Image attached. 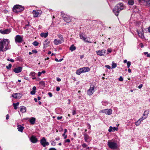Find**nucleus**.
<instances>
[{
	"label": "nucleus",
	"instance_id": "obj_35",
	"mask_svg": "<svg viewBox=\"0 0 150 150\" xmlns=\"http://www.w3.org/2000/svg\"><path fill=\"white\" fill-rule=\"evenodd\" d=\"M33 44L35 46H37L38 45L39 43L36 41H35L33 42Z\"/></svg>",
	"mask_w": 150,
	"mask_h": 150
},
{
	"label": "nucleus",
	"instance_id": "obj_52",
	"mask_svg": "<svg viewBox=\"0 0 150 150\" xmlns=\"http://www.w3.org/2000/svg\"><path fill=\"white\" fill-rule=\"evenodd\" d=\"M113 130V131H115L116 130L117 131L118 129V128L117 127H112Z\"/></svg>",
	"mask_w": 150,
	"mask_h": 150
},
{
	"label": "nucleus",
	"instance_id": "obj_36",
	"mask_svg": "<svg viewBox=\"0 0 150 150\" xmlns=\"http://www.w3.org/2000/svg\"><path fill=\"white\" fill-rule=\"evenodd\" d=\"M58 37L60 39V40H63V41H64V39L62 35H58Z\"/></svg>",
	"mask_w": 150,
	"mask_h": 150
},
{
	"label": "nucleus",
	"instance_id": "obj_27",
	"mask_svg": "<svg viewBox=\"0 0 150 150\" xmlns=\"http://www.w3.org/2000/svg\"><path fill=\"white\" fill-rule=\"evenodd\" d=\"M76 47L74 46V45H72L69 47V50L71 52H72L75 50L76 49Z\"/></svg>",
	"mask_w": 150,
	"mask_h": 150
},
{
	"label": "nucleus",
	"instance_id": "obj_14",
	"mask_svg": "<svg viewBox=\"0 0 150 150\" xmlns=\"http://www.w3.org/2000/svg\"><path fill=\"white\" fill-rule=\"evenodd\" d=\"M11 96L15 98H20L21 97L20 93H17L12 94Z\"/></svg>",
	"mask_w": 150,
	"mask_h": 150
},
{
	"label": "nucleus",
	"instance_id": "obj_15",
	"mask_svg": "<svg viewBox=\"0 0 150 150\" xmlns=\"http://www.w3.org/2000/svg\"><path fill=\"white\" fill-rule=\"evenodd\" d=\"M10 32V30L8 29H6L3 30H0V32L3 34H8Z\"/></svg>",
	"mask_w": 150,
	"mask_h": 150
},
{
	"label": "nucleus",
	"instance_id": "obj_29",
	"mask_svg": "<svg viewBox=\"0 0 150 150\" xmlns=\"http://www.w3.org/2000/svg\"><path fill=\"white\" fill-rule=\"evenodd\" d=\"M50 42V41H48V39L46 40L44 42V47H45V45H48Z\"/></svg>",
	"mask_w": 150,
	"mask_h": 150
},
{
	"label": "nucleus",
	"instance_id": "obj_13",
	"mask_svg": "<svg viewBox=\"0 0 150 150\" xmlns=\"http://www.w3.org/2000/svg\"><path fill=\"white\" fill-rule=\"evenodd\" d=\"M22 70V68L21 67H16L13 69V71L16 73H18L21 71Z\"/></svg>",
	"mask_w": 150,
	"mask_h": 150
},
{
	"label": "nucleus",
	"instance_id": "obj_50",
	"mask_svg": "<svg viewBox=\"0 0 150 150\" xmlns=\"http://www.w3.org/2000/svg\"><path fill=\"white\" fill-rule=\"evenodd\" d=\"M36 92V91H34L33 90H32L30 92V94L31 95H34Z\"/></svg>",
	"mask_w": 150,
	"mask_h": 150
},
{
	"label": "nucleus",
	"instance_id": "obj_21",
	"mask_svg": "<svg viewBox=\"0 0 150 150\" xmlns=\"http://www.w3.org/2000/svg\"><path fill=\"white\" fill-rule=\"evenodd\" d=\"M39 84L42 88H43L45 87V83L44 81H41L39 82Z\"/></svg>",
	"mask_w": 150,
	"mask_h": 150
},
{
	"label": "nucleus",
	"instance_id": "obj_2",
	"mask_svg": "<svg viewBox=\"0 0 150 150\" xmlns=\"http://www.w3.org/2000/svg\"><path fill=\"white\" fill-rule=\"evenodd\" d=\"M126 7L122 3H119L114 7L113 12L116 16L119 15V12L123 9H125Z\"/></svg>",
	"mask_w": 150,
	"mask_h": 150
},
{
	"label": "nucleus",
	"instance_id": "obj_6",
	"mask_svg": "<svg viewBox=\"0 0 150 150\" xmlns=\"http://www.w3.org/2000/svg\"><path fill=\"white\" fill-rule=\"evenodd\" d=\"M95 86L93 85H91L89 89L88 90L87 94L89 96L92 95L94 92V88Z\"/></svg>",
	"mask_w": 150,
	"mask_h": 150
},
{
	"label": "nucleus",
	"instance_id": "obj_1",
	"mask_svg": "<svg viewBox=\"0 0 150 150\" xmlns=\"http://www.w3.org/2000/svg\"><path fill=\"white\" fill-rule=\"evenodd\" d=\"M9 40L8 39H4L0 41V51H6L11 48V46L9 45Z\"/></svg>",
	"mask_w": 150,
	"mask_h": 150
},
{
	"label": "nucleus",
	"instance_id": "obj_3",
	"mask_svg": "<svg viewBox=\"0 0 150 150\" xmlns=\"http://www.w3.org/2000/svg\"><path fill=\"white\" fill-rule=\"evenodd\" d=\"M90 70L88 67H84L77 69L76 71V73L77 75H80L81 73L89 71Z\"/></svg>",
	"mask_w": 150,
	"mask_h": 150
},
{
	"label": "nucleus",
	"instance_id": "obj_42",
	"mask_svg": "<svg viewBox=\"0 0 150 150\" xmlns=\"http://www.w3.org/2000/svg\"><path fill=\"white\" fill-rule=\"evenodd\" d=\"M102 105H106L108 104V102H107L102 101Z\"/></svg>",
	"mask_w": 150,
	"mask_h": 150
},
{
	"label": "nucleus",
	"instance_id": "obj_7",
	"mask_svg": "<svg viewBox=\"0 0 150 150\" xmlns=\"http://www.w3.org/2000/svg\"><path fill=\"white\" fill-rule=\"evenodd\" d=\"M15 40L16 43H20L22 42L23 40V38L21 35H17L15 37Z\"/></svg>",
	"mask_w": 150,
	"mask_h": 150
},
{
	"label": "nucleus",
	"instance_id": "obj_31",
	"mask_svg": "<svg viewBox=\"0 0 150 150\" xmlns=\"http://www.w3.org/2000/svg\"><path fill=\"white\" fill-rule=\"evenodd\" d=\"M35 74L36 73L35 72L32 71L30 73L29 76L34 77L35 76Z\"/></svg>",
	"mask_w": 150,
	"mask_h": 150
},
{
	"label": "nucleus",
	"instance_id": "obj_61",
	"mask_svg": "<svg viewBox=\"0 0 150 150\" xmlns=\"http://www.w3.org/2000/svg\"><path fill=\"white\" fill-rule=\"evenodd\" d=\"M57 81H58L59 82L61 81V79L59 77H57Z\"/></svg>",
	"mask_w": 150,
	"mask_h": 150
},
{
	"label": "nucleus",
	"instance_id": "obj_9",
	"mask_svg": "<svg viewBox=\"0 0 150 150\" xmlns=\"http://www.w3.org/2000/svg\"><path fill=\"white\" fill-rule=\"evenodd\" d=\"M40 141L41 144L44 147H45L46 146H48L49 145V142L46 141V140L44 137Z\"/></svg>",
	"mask_w": 150,
	"mask_h": 150
},
{
	"label": "nucleus",
	"instance_id": "obj_59",
	"mask_svg": "<svg viewBox=\"0 0 150 150\" xmlns=\"http://www.w3.org/2000/svg\"><path fill=\"white\" fill-rule=\"evenodd\" d=\"M107 51L108 52L110 53L112 52V50L110 48H108L107 49Z\"/></svg>",
	"mask_w": 150,
	"mask_h": 150
},
{
	"label": "nucleus",
	"instance_id": "obj_54",
	"mask_svg": "<svg viewBox=\"0 0 150 150\" xmlns=\"http://www.w3.org/2000/svg\"><path fill=\"white\" fill-rule=\"evenodd\" d=\"M105 67L109 69H110L111 68V67L109 65H106L105 66Z\"/></svg>",
	"mask_w": 150,
	"mask_h": 150
},
{
	"label": "nucleus",
	"instance_id": "obj_34",
	"mask_svg": "<svg viewBox=\"0 0 150 150\" xmlns=\"http://www.w3.org/2000/svg\"><path fill=\"white\" fill-rule=\"evenodd\" d=\"M61 15L63 18H64V17H65L67 16V15L63 11L61 12Z\"/></svg>",
	"mask_w": 150,
	"mask_h": 150
},
{
	"label": "nucleus",
	"instance_id": "obj_32",
	"mask_svg": "<svg viewBox=\"0 0 150 150\" xmlns=\"http://www.w3.org/2000/svg\"><path fill=\"white\" fill-rule=\"evenodd\" d=\"M28 24H26L25 25V26L23 27V28L25 29H26L27 30H28V27L29 26H30V25L29 24V22H28Z\"/></svg>",
	"mask_w": 150,
	"mask_h": 150
},
{
	"label": "nucleus",
	"instance_id": "obj_63",
	"mask_svg": "<svg viewBox=\"0 0 150 150\" xmlns=\"http://www.w3.org/2000/svg\"><path fill=\"white\" fill-rule=\"evenodd\" d=\"M49 150H57V149L54 148H50Z\"/></svg>",
	"mask_w": 150,
	"mask_h": 150
},
{
	"label": "nucleus",
	"instance_id": "obj_41",
	"mask_svg": "<svg viewBox=\"0 0 150 150\" xmlns=\"http://www.w3.org/2000/svg\"><path fill=\"white\" fill-rule=\"evenodd\" d=\"M79 36L80 37V38L82 39L83 37H84L83 36V33H80L79 34Z\"/></svg>",
	"mask_w": 150,
	"mask_h": 150
},
{
	"label": "nucleus",
	"instance_id": "obj_22",
	"mask_svg": "<svg viewBox=\"0 0 150 150\" xmlns=\"http://www.w3.org/2000/svg\"><path fill=\"white\" fill-rule=\"evenodd\" d=\"M35 118L32 117L29 120V122L32 125H34L35 122Z\"/></svg>",
	"mask_w": 150,
	"mask_h": 150
},
{
	"label": "nucleus",
	"instance_id": "obj_10",
	"mask_svg": "<svg viewBox=\"0 0 150 150\" xmlns=\"http://www.w3.org/2000/svg\"><path fill=\"white\" fill-rule=\"evenodd\" d=\"M103 113H105L108 115H111L112 113V110L111 109H107L103 110L101 111Z\"/></svg>",
	"mask_w": 150,
	"mask_h": 150
},
{
	"label": "nucleus",
	"instance_id": "obj_40",
	"mask_svg": "<svg viewBox=\"0 0 150 150\" xmlns=\"http://www.w3.org/2000/svg\"><path fill=\"white\" fill-rule=\"evenodd\" d=\"M131 65V62H130L128 61L127 62V67L128 68H129L130 67Z\"/></svg>",
	"mask_w": 150,
	"mask_h": 150
},
{
	"label": "nucleus",
	"instance_id": "obj_28",
	"mask_svg": "<svg viewBox=\"0 0 150 150\" xmlns=\"http://www.w3.org/2000/svg\"><path fill=\"white\" fill-rule=\"evenodd\" d=\"M134 3V1L133 0H129L128 1V4L129 5H132Z\"/></svg>",
	"mask_w": 150,
	"mask_h": 150
},
{
	"label": "nucleus",
	"instance_id": "obj_12",
	"mask_svg": "<svg viewBox=\"0 0 150 150\" xmlns=\"http://www.w3.org/2000/svg\"><path fill=\"white\" fill-rule=\"evenodd\" d=\"M30 142L33 143H36L38 141L37 138L34 135H32L31 136V137L30 138Z\"/></svg>",
	"mask_w": 150,
	"mask_h": 150
},
{
	"label": "nucleus",
	"instance_id": "obj_19",
	"mask_svg": "<svg viewBox=\"0 0 150 150\" xmlns=\"http://www.w3.org/2000/svg\"><path fill=\"white\" fill-rule=\"evenodd\" d=\"M54 43L56 45H58L61 44L62 43V42L61 40L55 39L54 41Z\"/></svg>",
	"mask_w": 150,
	"mask_h": 150
},
{
	"label": "nucleus",
	"instance_id": "obj_44",
	"mask_svg": "<svg viewBox=\"0 0 150 150\" xmlns=\"http://www.w3.org/2000/svg\"><path fill=\"white\" fill-rule=\"evenodd\" d=\"M108 131L109 132H112L113 131L112 127V126L110 127L108 129Z\"/></svg>",
	"mask_w": 150,
	"mask_h": 150
},
{
	"label": "nucleus",
	"instance_id": "obj_62",
	"mask_svg": "<svg viewBox=\"0 0 150 150\" xmlns=\"http://www.w3.org/2000/svg\"><path fill=\"white\" fill-rule=\"evenodd\" d=\"M36 88L35 86H34L33 88V90L36 91Z\"/></svg>",
	"mask_w": 150,
	"mask_h": 150
},
{
	"label": "nucleus",
	"instance_id": "obj_46",
	"mask_svg": "<svg viewBox=\"0 0 150 150\" xmlns=\"http://www.w3.org/2000/svg\"><path fill=\"white\" fill-rule=\"evenodd\" d=\"M72 114L73 115H74L76 114V110H72Z\"/></svg>",
	"mask_w": 150,
	"mask_h": 150
},
{
	"label": "nucleus",
	"instance_id": "obj_16",
	"mask_svg": "<svg viewBox=\"0 0 150 150\" xmlns=\"http://www.w3.org/2000/svg\"><path fill=\"white\" fill-rule=\"evenodd\" d=\"M17 129L18 130L21 132H23V130L24 129V127L22 126L21 125H18Z\"/></svg>",
	"mask_w": 150,
	"mask_h": 150
},
{
	"label": "nucleus",
	"instance_id": "obj_55",
	"mask_svg": "<svg viewBox=\"0 0 150 150\" xmlns=\"http://www.w3.org/2000/svg\"><path fill=\"white\" fill-rule=\"evenodd\" d=\"M70 142V140L69 139H66V140H65V143H69Z\"/></svg>",
	"mask_w": 150,
	"mask_h": 150
},
{
	"label": "nucleus",
	"instance_id": "obj_25",
	"mask_svg": "<svg viewBox=\"0 0 150 150\" xmlns=\"http://www.w3.org/2000/svg\"><path fill=\"white\" fill-rule=\"evenodd\" d=\"M137 33L138 35L141 38H144V33L143 32L137 31Z\"/></svg>",
	"mask_w": 150,
	"mask_h": 150
},
{
	"label": "nucleus",
	"instance_id": "obj_33",
	"mask_svg": "<svg viewBox=\"0 0 150 150\" xmlns=\"http://www.w3.org/2000/svg\"><path fill=\"white\" fill-rule=\"evenodd\" d=\"M145 2H146L147 6L150 7V0H146Z\"/></svg>",
	"mask_w": 150,
	"mask_h": 150
},
{
	"label": "nucleus",
	"instance_id": "obj_56",
	"mask_svg": "<svg viewBox=\"0 0 150 150\" xmlns=\"http://www.w3.org/2000/svg\"><path fill=\"white\" fill-rule=\"evenodd\" d=\"M87 125H88L87 127H88V129H90L91 128V125L88 123H87Z\"/></svg>",
	"mask_w": 150,
	"mask_h": 150
},
{
	"label": "nucleus",
	"instance_id": "obj_51",
	"mask_svg": "<svg viewBox=\"0 0 150 150\" xmlns=\"http://www.w3.org/2000/svg\"><path fill=\"white\" fill-rule=\"evenodd\" d=\"M145 119V118H144V117L143 116L142 117L140 118L138 120L139 121L141 122V121H142L143 120Z\"/></svg>",
	"mask_w": 150,
	"mask_h": 150
},
{
	"label": "nucleus",
	"instance_id": "obj_43",
	"mask_svg": "<svg viewBox=\"0 0 150 150\" xmlns=\"http://www.w3.org/2000/svg\"><path fill=\"white\" fill-rule=\"evenodd\" d=\"M81 145L83 148H86L87 146V145L85 143Z\"/></svg>",
	"mask_w": 150,
	"mask_h": 150
},
{
	"label": "nucleus",
	"instance_id": "obj_8",
	"mask_svg": "<svg viewBox=\"0 0 150 150\" xmlns=\"http://www.w3.org/2000/svg\"><path fill=\"white\" fill-rule=\"evenodd\" d=\"M42 13V11L40 10H33V13L34 17H37L40 16Z\"/></svg>",
	"mask_w": 150,
	"mask_h": 150
},
{
	"label": "nucleus",
	"instance_id": "obj_20",
	"mask_svg": "<svg viewBox=\"0 0 150 150\" xmlns=\"http://www.w3.org/2000/svg\"><path fill=\"white\" fill-rule=\"evenodd\" d=\"M63 19L67 23H69L71 21V19L70 18L67 16L65 17H64Z\"/></svg>",
	"mask_w": 150,
	"mask_h": 150
},
{
	"label": "nucleus",
	"instance_id": "obj_24",
	"mask_svg": "<svg viewBox=\"0 0 150 150\" xmlns=\"http://www.w3.org/2000/svg\"><path fill=\"white\" fill-rule=\"evenodd\" d=\"M19 103L17 102L16 103H13V105L14 107V108L15 110H16L18 108Z\"/></svg>",
	"mask_w": 150,
	"mask_h": 150
},
{
	"label": "nucleus",
	"instance_id": "obj_53",
	"mask_svg": "<svg viewBox=\"0 0 150 150\" xmlns=\"http://www.w3.org/2000/svg\"><path fill=\"white\" fill-rule=\"evenodd\" d=\"M48 94L50 97H51L52 96V93L51 92H49L48 93Z\"/></svg>",
	"mask_w": 150,
	"mask_h": 150
},
{
	"label": "nucleus",
	"instance_id": "obj_18",
	"mask_svg": "<svg viewBox=\"0 0 150 150\" xmlns=\"http://www.w3.org/2000/svg\"><path fill=\"white\" fill-rule=\"evenodd\" d=\"M20 111L22 113H25L26 112V108L25 107L22 106L20 107Z\"/></svg>",
	"mask_w": 150,
	"mask_h": 150
},
{
	"label": "nucleus",
	"instance_id": "obj_58",
	"mask_svg": "<svg viewBox=\"0 0 150 150\" xmlns=\"http://www.w3.org/2000/svg\"><path fill=\"white\" fill-rule=\"evenodd\" d=\"M143 86V84H140L139 86L138 87V88L139 89H141Z\"/></svg>",
	"mask_w": 150,
	"mask_h": 150
},
{
	"label": "nucleus",
	"instance_id": "obj_37",
	"mask_svg": "<svg viewBox=\"0 0 150 150\" xmlns=\"http://www.w3.org/2000/svg\"><path fill=\"white\" fill-rule=\"evenodd\" d=\"M12 67V65L11 64H9L8 66H6V68L8 69H10Z\"/></svg>",
	"mask_w": 150,
	"mask_h": 150
},
{
	"label": "nucleus",
	"instance_id": "obj_4",
	"mask_svg": "<svg viewBox=\"0 0 150 150\" xmlns=\"http://www.w3.org/2000/svg\"><path fill=\"white\" fill-rule=\"evenodd\" d=\"M24 8L23 6L19 5H16L13 8V11L16 13L21 12L24 10Z\"/></svg>",
	"mask_w": 150,
	"mask_h": 150
},
{
	"label": "nucleus",
	"instance_id": "obj_47",
	"mask_svg": "<svg viewBox=\"0 0 150 150\" xmlns=\"http://www.w3.org/2000/svg\"><path fill=\"white\" fill-rule=\"evenodd\" d=\"M144 54L146 55V56L148 57H150V54H149L147 52H144Z\"/></svg>",
	"mask_w": 150,
	"mask_h": 150
},
{
	"label": "nucleus",
	"instance_id": "obj_45",
	"mask_svg": "<svg viewBox=\"0 0 150 150\" xmlns=\"http://www.w3.org/2000/svg\"><path fill=\"white\" fill-rule=\"evenodd\" d=\"M7 61H8L11 62H14V60L13 59H10L9 58H8L7 59Z\"/></svg>",
	"mask_w": 150,
	"mask_h": 150
},
{
	"label": "nucleus",
	"instance_id": "obj_5",
	"mask_svg": "<svg viewBox=\"0 0 150 150\" xmlns=\"http://www.w3.org/2000/svg\"><path fill=\"white\" fill-rule=\"evenodd\" d=\"M107 144L109 148L112 149H115L117 148V144L116 142L109 140Z\"/></svg>",
	"mask_w": 150,
	"mask_h": 150
},
{
	"label": "nucleus",
	"instance_id": "obj_57",
	"mask_svg": "<svg viewBox=\"0 0 150 150\" xmlns=\"http://www.w3.org/2000/svg\"><path fill=\"white\" fill-rule=\"evenodd\" d=\"M67 132V130L66 129H65L64 130V134H63L62 136H64V135H65V133H66Z\"/></svg>",
	"mask_w": 150,
	"mask_h": 150
},
{
	"label": "nucleus",
	"instance_id": "obj_39",
	"mask_svg": "<svg viewBox=\"0 0 150 150\" xmlns=\"http://www.w3.org/2000/svg\"><path fill=\"white\" fill-rule=\"evenodd\" d=\"M140 124H141L140 122V121H138V120L135 123V125L137 126L139 125Z\"/></svg>",
	"mask_w": 150,
	"mask_h": 150
},
{
	"label": "nucleus",
	"instance_id": "obj_38",
	"mask_svg": "<svg viewBox=\"0 0 150 150\" xmlns=\"http://www.w3.org/2000/svg\"><path fill=\"white\" fill-rule=\"evenodd\" d=\"M82 39H83L85 42H87L88 43H91V42L90 41H88V40H86V38H85V37H83V38Z\"/></svg>",
	"mask_w": 150,
	"mask_h": 150
},
{
	"label": "nucleus",
	"instance_id": "obj_23",
	"mask_svg": "<svg viewBox=\"0 0 150 150\" xmlns=\"http://www.w3.org/2000/svg\"><path fill=\"white\" fill-rule=\"evenodd\" d=\"M48 32L46 33H42L40 34V36L42 37H44L45 38H46L48 35Z\"/></svg>",
	"mask_w": 150,
	"mask_h": 150
},
{
	"label": "nucleus",
	"instance_id": "obj_11",
	"mask_svg": "<svg viewBox=\"0 0 150 150\" xmlns=\"http://www.w3.org/2000/svg\"><path fill=\"white\" fill-rule=\"evenodd\" d=\"M106 50L103 49L101 50H99L96 51V54L99 56H102L103 55L106 53Z\"/></svg>",
	"mask_w": 150,
	"mask_h": 150
},
{
	"label": "nucleus",
	"instance_id": "obj_26",
	"mask_svg": "<svg viewBox=\"0 0 150 150\" xmlns=\"http://www.w3.org/2000/svg\"><path fill=\"white\" fill-rule=\"evenodd\" d=\"M149 113V111H148L146 110L144 111L143 114V117H144V118H146L147 117V115Z\"/></svg>",
	"mask_w": 150,
	"mask_h": 150
},
{
	"label": "nucleus",
	"instance_id": "obj_30",
	"mask_svg": "<svg viewBox=\"0 0 150 150\" xmlns=\"http://www.w3.org/2000/svg\"><path fill=\"white\" fill-rule=\"evenodd\" d=\"M117 66V64L116 63H114V62H112V69L115 68Z\"/></svg>",
	"mask_w": 150,
	"mask_h": 150
},
{
	"label": "nucleus",
	"instance_id": "obj_17",
	"mask_svg": "<svg viewBox=\"0 0 150 150\" xmlns=\"http://www.w3.org/2000/svg\"><path fill=\"white\" fill-rule=\"evenodd\" d=\"M83 135L84 137V139L85 141L86 142H88V140L89 139V136L87 134L86 132H83Z\"/></svg>",
	"mask_w": 150,
	"mask_h": 150
},
{
	"label": "nucleus",
	"instance_id": "obj_64",
	"mask_svg": "<svg viewBox=\"0 0 150 150\" xmlns=\"http://www.w3.org/2000/svg\"><path fill=\"white\" fill-rule=\"evenodd\" d=\"M60 88L59 87H57L56 88V91H59L60 90Z\"/></svg>",
	"mask_w": 150,
	"mask_h": 150
},
{
	"label": "nucleus",
	"instance_id": "obj_48",
	"mask_svg": "<svg viewBox=\"0 0 150 150\" xmlns=\"http://www.w3.org/2000/svg\"><path fill=\"white\" fill-rule=\"evenodd\" d=\"M32 52L33 53L36 54L38 53V51H37L36 50H32Z\"/></svg>",
	"mask_w": 150,
	"mask_h": 150
},
{
	"label": "nucleus",
	"instance_id": "obj_49",
	"mask_svg": "<svg viewBox=\"0 0 150 150\" xmlns=\"http://www.w3.org/2000/svg\"><path fill=\"white\" fill-rule=\"evenodd\" d=\"M119 81H123V78L121 76H120V78L119 79Z\"/></svg>",
	"mask_w": 150,
	"mask_h": 150
},
{
	"label": "nucleus",
	"instance_id": "obj_60",
	"mask_svg": "<svg viewBox=\"0 0 150 150\" xmlns=\"http://www.w3.org/2000/svg\"><path fill=\"white\" fill-rule=\"evenodd\" d=\"M63 118V117L62 116H60V117H57V119L58 120H60L61 119Z\"/></svg>",
	"mask_w": 150,
	"mask_h": 150
}]
</instances>
